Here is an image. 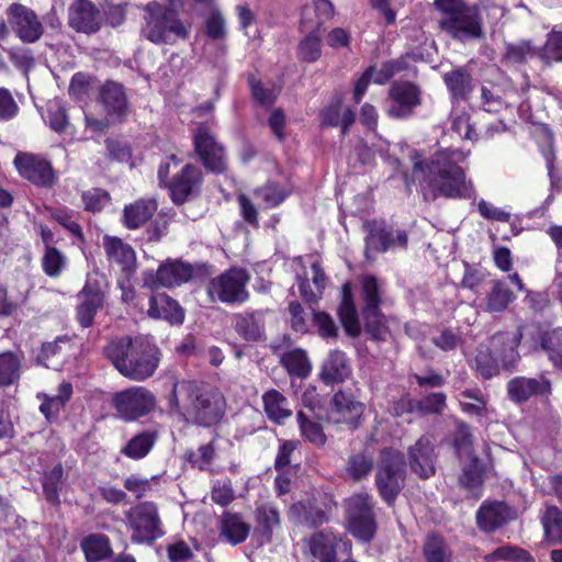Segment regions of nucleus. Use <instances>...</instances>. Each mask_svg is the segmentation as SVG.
<instances>
[{
	"mask_svg": "<svg viewBox=\"0 0 562 562\" xmlns=\"http://www.w3.org/2000/svg\"><path fill=\"white\" fill-rule=\"evenodd\" d=\"M203 182L201 169L192 164H187L177 170L168 183L169 195L175 204H183L196 196Z\"/></svg>",
	"mask_w": 562,
	"mask_h": 562,
	"instance_id": "obj_17",
	"label": "nucleus"
},
{
	"mask_svg": "<svg viewBox=\"0 0 562 562\" xmlns=\"http://www.w3.org/2000/svg\"><path fill=\"white\" fill-rule=\"evenodd\" d=\"M539 54L530 41L508 43L505 46L504 60L512 65H522Z\"/></svg>",
	"mask_w": 562,
	"mask_h": 562,
	"instance_id": "obj_48",
	"label": "nucleus"
},
{
	"mask_svg": "<svg viewBox=\"0 0 562 562\" xmlns=\"http://www.w3.org/2000/svg\"><path fill=\"white\" fill-rule=\"evenodd\" d=\"M451 128L462 139L471 142L477 140L479 136L471 123L470 115L465 111H459L456 106L452 108L450 113Z\"/></svg>",
	"mask_w": 562,
	"mask_h": 562,
	"instance_id": "obj_56",
	"label": "nucleus"
},
{
	"mask_svg": "<svg viewBox=\"0 0 562 562\" xmlns=\"http://www.w3.org/2000/svg\"><path fill=\"white\" fill-rule=\"evenodd\" d=\"M322 124L326 126L340 127L341 135L345 136L348 133L349 127L356 120L355 112L342 104L340 98H337L328 106L321 112Z\"/></svg>",
	"mask_w": 562,
	"mask_h": 562,
	"instance_id": "obj_32",
	"label": "nucleus"
},
{
	"mask_svg": "<svg viewBox=\"0 0 562 562\" xmlns=\"http://www.w3.org/2000/svg\"><path fill=\"white\" fill-rule=\"evenodd\" d=\"M146 315L153 319L166 321L170 325H182L184 311L180 304L166 293L153 294L148 299Z\"/></svg>",
	"mask_w": 562,
	"mask_h": 562,
	"instance_id": "obj_25",
	"label": "nucleus"
},
{
	"mask_svg": "<svg viewBox=\"0 0 562 562\" xmlns=\"http://www.w3.org/2000/svg\"><path fill=\"white\" fill-rule=\"evenodd\" d=\"M452 443L460 459L474 457L471 429L465 423L457 425Z\"/></svg>",
	"mask_w": 562,
	"mask_h": 562,
	"instance_id": "obj_58",
	"label": "nucleus"
},
{
	"mask_svg": "<svg viewBox=\"0 0 562 562\" xmlns=\"http://www.w3.org/2000/svg\"><path fill=\"white\" fill-rule=\"evenodd\" d=\"M14 166L22 178L38 187L50 188L56 181L52 164L38 155L18 153L14 157Z\"/></svg>",
	"mask_w": 562,
	"mask_h": 562,
	"instance_id": "obj_16",
	"label": "nucleus"
},
{
	"mask_svg": "<svg viewBox=\"0 0 562 562\" xmlns=\"http://www.w3.org/2000/svg\"><path fill=\"white\" fill-rule=\"evenodd\" d=\"M387 101V115L396 120H406L422 104V90L411 81L396 80L390 86Z\"/></svg>",
	"mask_w": 562,
	"mask_h": 562,
	"instance_id": "obj_15",
	"label": "nucleus"
},
{
	"mask_svg": "<svg viewBox=\"0 0 562 562\" xmlns=\"http://www.w3.org/2000/svg\"><path fill=\"white\" fill-rule=\"evenodd\" d=\"M301 436L304 440L317 447L324 446L326 442V435L319 423L310 419L303 412H297L296 415Z\"/></svg>",
	"mask_w": 562,
	"mask_h": 562,
	"instance_id": "obj_52",
	"label": "nucleus"
},
{
	"mask_svg": "<svg viewBox=\"0 0 562 562\" xmlns=\"http://www.w3.org/2000/svg\"><path fill=\"white\" fill-rule=\"evenodd\" d=\"M102 353L123 376L138 382L150 378L160 362L159 348L149 336L113 338Z\"/></svg>",
	"mask_w": 562,
	"mask_h": 562,
	"instance_id": "obj_4",
	"label": "nucleus"
},
{
	"mask_svg": "<svg viewBox=\"0 0 562 562\" xmlns=\"http://www.w3.org/2000/svg\"><path fill=\"white\" fill-rule=\"evenodd\" d=\"M235 331L246 341H259L265 338V317L261 311H245L233 318Z\"/></svg>",
	"mask_w": 562,
	"mask_h": 562,
	"instance_id": "obj_28",
	"label": "nucleus"
},
{
	"mask_svg": "<svg viewBox=\"0 0 562 562\" xmlns=\"http://www.w3.org/2000/svg\"><path fill=\"white\" fill-rule=\"evenodd\" d=\"M20 378V359L13 352L0 353V386L13 384Z\"/></svg>",
	"mask_w": 562,
	"mask_h": 562,
	"instance_id": "obj_57",
	"label": "nucleus"
},
{
	"mask_svg": "<svg viewBox=\"0 0 562 562\" xmlns=\"http://www.w3.org/2000/svg\"><path fill=\"white\" fill-rule=\"evenodd\" d=\"M71 395V383L63 382L59 384L56 395L45 396V400L40 406V411L44 414L47 420L55 419L70 400Z\"/></svg>",
	"mask_w": 562,
	"mask_h": 562,
	"instance_id": "obj_41",
	"label": "nucleus"
},
{
	"mask_svg": "<svg viewBox=\"0 0 562 562\" xmlns=\"http://www.w3.org/2000/svg\"><path fill=\"white\" fill-rule=\"evenodd\" d=\"M312 269V280H313V286L310 284V281L304 276H297L296 277V283L299 288V292L301 297L307 302L313 303L318 301L323 292L327 285V276L325 274L321 263L318 261H314L311 265Z\"/></svg>",
	"mask_w": 562,
	"mask_h": 562,
	"instance_id": "obj_31",
	"label": "nucleus"
},
{
	"mask_svg": "<svg viewBox=\"0 0 562 562\" xmlns=\"http://www.w3.org/2000/svg\"><path fill=\"white\" fill-rule=\"evenodd\" d=\"M366 257L369 259L372 252H385L390 249H406L408 244L407 233L404 229H393L384 221H369L364 224Z\"/></svg>",
	"mask_w": 562,
	"mask_h": 562,
	"instance_id": "obj_14",
	"label": "nucleus"
},
{
	"mask_svg": "<svg viewBox=\"0 0 562 562\" xmlns=\"http://www.w3.org/2000/svg\"><path fill=\"white\" fill-rule=\"evenodd\" d=\"M255 519L261 535L268 540L271 539L273 529L280 526V513L278 508L270 503L257 506Z\"/></svg>",
	"mask_w": 562,
	"mask_h": 562,
	"instance_id": "obj_45",
	"label": "nucleus"
},
{
	"mask_svg": "<svg viewBox=\"0 0 562 562\" xmlns=\"http://www.w3.org/2000/svg\"><path fill=\"white\" fill-rule=\"evenodd\" d=\"M321 54V37L318 31H313L300 42L299 56L304 61L314 63Z\"/></svg>",
	"mask_w": 562,
	"mask_h": 562,
	"instance_id": "obj_60",
	"label": "nucleus"
},
{
	"mask_svg": "<svg viewBox=\"0 0 562 562\" xmlns=\"http://www.w3.org/2000/svg\"><path fill=\"white\" fill-rule=\"evenodd\" d=\"M515 300L512 290L502 281H495L487 295L486 310L488 312H503Z\"/></svg>",
	"mask_w": 562,
	"mask_h": 562,
	"instance_id": "obj_51",
	"label": "nucleus"
},
{
	"mask_svg": "<svg viewBox=\"0 0 562 562\" xmlns=\"http://www.w3.org/2000/svg\"><path fill=\"white\" fill-rule=\"evenodd\" d=\"M509 398L515 403L527 402L532 396L551 393V382L544 376L525 378L516 376L507 383Z\"/></svg>",
	"mask_w": 562,
	"mask_h": 562,
	"instance_id": "obj_26",
	"label": "nucleus"
},
{
	"mask_svg": "<svg viewBox=\"0 0 562 562\" xmlns=\"http://www.w3.org/2000/svg\"><path fill=\"white\" fill-rule=\"evenodd\" d=\"M541 347L547 351L552 364L562 370V327L543 335Z\"/></svg>",
	"mask_w": 562,
	"mask_h": 562,
	"instance_id": "obj_55",
	"label": "nucleus"
},
{
	"mask_svg": "<svg viewBox=\"0 0 562 562\" xmlns=\"http://www.w3.org/2000/svg\"><path fill=\"white\" fill-rule=\"evenodd\" d=\"M193 276L191 265L181 260H167L156 272H146L144 284L150 289L175 288L188 282Z\"/></svg>",
	"mask_w": 562,
	"mask_h": 562,
	"instance_id": "obj_18",
	"label": "nucleus"
},
{
	"mask_svg": "<svg viewBox=\"0 0 562 562\" xmlns=\"http://www.w3.org/2000/svg\"><path fill=\"white\" fill-rule=\"evenodd\" d=\"M425 562H451L452 552L446 540L438 533H430L423 546Z\"/></svg>",
	"mask_w": 562,
	"mask_h": 562,
	"instance_id": "obj_42",
	"label": "nucleus"
},
{
	"mask_svg": "<svg viewBox=\"0 0 562 562\" xmlns=\"http://www.w3.org/2000/svg\"><path fill=\"white\" fill-rule=\"evenodd\" d=\"M41 265L44 273L49 278H58L68 266V259L56 247L44 249Z\"/></svg>",
	"mask_w": 562,
	"mask_h": 562,
	"instance_id": "obj_49",
	"label": "nucleus"
},
{
	"mask_svg": "<svg viewBox=\"0 0 562 562\" xmlns=\"http://www.w3.org/2000/svg\"><path fill=\"white\" fill-rule=\"evenodd\" d=\"M77 299V321L82 328H89L92 326L98 311L104 304V293L98 281L87 279L83 288L78 292Z\"/></svg>",
	"mask_w": 562,
	"mask_h": 562,
	"instance_id": "obj_21",
	"label": "nucleus"
},
{
	"mask_svg": "<svg viewBox=\"0 0 562 562\" xmlns=\"http://www.w3.org/2000/svg\"><path fill=\"white\" fill-rule=\"evenodd\" d=\"M351 375V367L344 351L333 350L324 360L319 378L327 385L345 382Z\"/></svg>",
	"mask_w": 562,
	"mask_h": 562,
	"instance_id": "obj_29",
	"label": "nucleus"
},
{
	"mask_svg": "<svg viewBox=\"0 0 562 562\" xmlns=\"http://www.w3.org/2000/svg\"><path fill=\"white\" fill-rule=\"evenodd\" d=\"M9 23L23 43H35L43 35V25L36 13L30 8L12 3L7 10Z\"/></svg>",
	"mask_w": 562,
	"mask_h": 562,
	"instance_id": "obj_20",
	"label": "nucleus"
},
{
	"mask_svg": "<svg viewBox=\"0 0 562 562\" xmlns=\"http://www.w3.org/2000/svg\"><path fill=\"white\" fill-rule=\"evenodd\" d=\"M374 502L368 493H359L346 501L347 531L362 543L371 542L378 530Z\"/></svg>",
	"mask_w": 562,
	"mask_h": 562,
	"instance_id": "obj_7",
	"label": "nucleus"
},
{
	"mask_svg": "<svg viewBox=\"0 0 562 562\" xmlns=\"http://www.w3.org/2000/svg\"><path fill=\"white\" fill-rule=\"evenodd\" d=\"M372 468V459L364 453H358L349 458L346 471L353 481H360L371 472Z\"/></svg>",
	"mask_w": 562,
	"mask_h": 562,
	"instance_id": "obj_59",
	"label": "nucleus"
},
{
	"mask_svg": "<svg viewBox=\"0 0 562 562\" xmlns=\"http://www.w3.org/2000/svg\"><path fill=\"white\" fill-rule=\"evenodd\" d=\"M435 5L440 13V30L461 43L482 40L484 21L495 27L507 12L493 0H479L474 4L465 0H435Z\"/></svg>",
	"mask_w": 562,
	"mask_h": 562,
	"instance_id": "obj_2",
	"label": "nucleus"
},
{
	"mask_svg": "<svg viewBox=\"0 0 562 562\" xmlns=\"http://www.w3.org/2000/svg\"><path fill=\"white\" fill-rule=\"evenodd\" d=\"M281 363L290 375L305 378L311 373L312 366L305 350L301 348L284 352L281 357Z\"/></svg>",
	"mask_w": 562,
	"mask_h": 562,
	"instance_id": "obj_43",
	"label": "nucleus"
},
{
	"mask_svg": "<svg viewBox=\"0 0 562 562\" xmlns=\"http://www.w3.org/2000/svg\"><path fill=\"white\" fill-rule=\"evenodd\" d=\"M435 459L434 443L428 436H422L408 449L409 467L422 479H428L435 474Z\"/></svg>",
	"mask_w": 562,
	"mask_h": 562,
	"instance_id": "obj_24",
	"label": "nucleus"
},
{
	"mask_svg": "<svg viewBox=\"0 0 562 562\" xmlns=\"http://www.w3.org/2000/svg\"><path fill=\"white\" fill-rule=\"evenodd\" d=\"M86 559L90 562H99L105 559L110 552L109 540L104 535H90L81 542Z\"/></svg>",
	"mask_w": 562,
	"mask_h": 562,
	"instance_id": "obj_50",
	"label": "nucleus"
},
{
	"mask_svg": "<svg viewBox=\"0 0 562 562\" xmlns=\"http://www.w3.org/2000/svg\"><path fill=\"white\" fill-rule=\"evenodd\" d=\"M288 186L268 181L262 187L254 190V195L265 205L266 209H273L282 204L291 194Z\"/></svg>",
	"mask_w": 562,
	"mask_h": 562,
	"instance_id": "obj_40",
	"label": "nucleus"
},
{
	"mask_svg": "<svg viewBox=\"0 0 562 562\" xmlns=\"http://www.w3.org/2000/svg\"><path fill=\"white\" fill-rule=\"evenodd\" d=\"M263 409L268 418L277 424H283L292 415L288 400L279 391L272 389L262 395Z\"/></svg>",
	"mask_w": 562,
	"mask_h": 562,
	"instance_id": "obj_39",
	"label": "nucleus"
},
{
	"mask_svg": "<svg viewBox=\"0 0 562 562\" xmlns=\"http://www.w3.org/2000/svg\"><path fill=\"white\" fill-rule=\"evenodd\" d=\"M310 553L319 562H335L338 552L351 554V541L329 530L315 532L307 540Z\"/></svg>",
	"mask_w": 562,
	"mask_h": 562,
	"instance_id": "obj_19",
	"label": "nucleus"
},
{
	"mask_svg": "<svg viewBox=\"0 0 562 562\" xmlns=\"http://www.w3.org/2000/svg\"><path fill=\"white\" fill-rule=\"evenodd\" d=\"M486 562L510 561V562H532V555L525 549L513 544H505L496 548L484 557Z\"/></svg>",
	"mask_w": 562,
	"mask_h": 562,
	"instance_id": "obj_53",
	"label": "nucleus"
},
{
	"mask_svg": "<svg viewBox=\"0 0 562 562\" xmlns=\"http://www.w3.org/2000/svg\"><path fill=\"white\" fill-rule=\"evenodd\" d=\"M546 538L551 543L562 541V512L557 506H549L542 517Z\"/></svg>",
	"mask_w": 562,
	"mask_h": 562,
	"instance_id": "obj_54",
	"label": "nucleus"
},
{
	"mask_svg": "<svg viewBox=\"0 0 562 562\" xmlns=\"http://www.w3.org/2000/svg\"><path fill=\"white\" fill-rule=\"evenodd\" d=\"M337 502L330 493L317 492L311 498L294 503L289 510L293 521L317 528L329 521Z\"/></svg>",
	"mask_w": 562,
	"mask_h": 562,
	"instance_id": "obj_11",
	"label": "nucleus"
},
{
	"mask_svg": "<svg viewBox=\"0 0 562 562\" xmlns=\"http://www.w3.org/2000/svg\"><path fill=\"white\" fill-rule=\"evenodd\" d=\"M250 531V526L243 519L241 515L224 513L221 519V537L228 543L237 546L243 543Z\"/></svg>",
	"mask_w": 562,
	"mask_h": 562,
	"instance_id": "obj_36",
	"label": "nucleus"
},
{
	"mask_svg": "<svg viewBox=\"0 0 562 562\" xmlns=\"http://www.w3.org/2000/svg\"><path fill=\"white\" fill-rule=\"evenodd\" d=\"M169 407L187 423L210 428L223 419L226 400L217 390H207L194 381L184 380L173 384Z\"/></svg>",
	"mask_w": 562,
	"mask_h": 562,
	"instance_id": "obj_3",
	"label": "nucleus"
},
{
	"mask_svg": "<svg viewBox=\"0 0 562 562\" xmlns=\"http://www.w3.org/2000/svg\"><path fill=\"white\" fill-rule=\"evenodd\" d=\"M364 412V405L346 391L334 394L330 403L329 418L335 423H346L357 427Z\"/></svg>",
	"mask_w": 562,
	"mask_h": 562,
	"instance_id": "obj_22",
	"label": "nucleus"
},
{
	"mask_svg": "<svg viewBox=\"0 0 562 562\" xmlns=\"http://www.w3.org/2000/svg\"><path fill=\"white\" fill-rule=\"evenodd\" d=\"M460 406L463 413L472 416H484L487 413V400L480 389H465L460 395Z\"/></svg>",
	"mask_w": 562,
	"mask_h": 562,
	"instance_id": "obj_46",
	"label": "nucleus"
},
{
	"mask_svg": "<svg viewBox=\"0 0 562 562\" xmlns=\"http://www.w3.org/2000/svg\"><path fill=\"white\" fill-rule=\"evenodd\" d=\"M68 22L77 32L93 34L100 30L99 10L89 0H76L68 10Z\"/></svg>",
	"mask_w": 562,
	"mask_h": 562,
	"instance_id": "obj_23",
	"label": "nucleus"
},
{
	"mask_svg": "<svg viewBox=\"0 0 562 562\" xmlns=\"http://www.w3.org/2000/svg\"><path fill=\"white\" fill-rule=\"evenodd\" d=\"M53 218L66 228L79 241H83L81 226L76 221L75 215L68 209H57L52 213Z\"/></svg>",
	"mask_w": 562,
	"mask_h": 562,
	"instance_id": "obj_63",
	"label": "nucleus"
},
{
	"mask_svg": "<svg viewBox=\"0 0 562 562\" xmlns=\"http://www.w3.org/2000/svg\"><path fill=\"white\" fill-rule=\"evenodd\" d=\"M442 80L450 95L452 106L461 101H468L474 90V79L465 67H456L445 72Z\"/></svg>",
	"mask_w": 562,
	"mask_h": 562,
	"instance_id": "obj_27",
	"label": "nucleus"
},
{
	"mask_svg": "<svg viewBox=\"0 0 562 562\" xmlns=\"http://www.w3.org/2000/svg\"><path fill=\"white\" fill-rule=\"evenodd\" d=\"M249 273L243 268H231L207 283L206 292L212 302L240 305L248 301Z\"/></svg>",
	"mask_w": 562,
	"mask_h": 562,
	"instance_id": "obj_10",
	"label": "nucleus"
},
{
	"mask_svg": "<svg viewBox=\"0 0 562 562\" xmlns=\"http://www.w3.org/2000/svg\"><path fill=\"white\" fill-rule=\"evenodd\" d=\"M194 153L203 167L212 173H224L226 153L224 146L217 142L215 135L206 124L196 126L192 134Z\"/></svg>",
	"mask_w": 562,
	"mask_h": 562,
	"instance_id": "obj_13",
	"label": "nucleus"
},
{
	"mask_svg": "<svg viewBox=\"0 0 562 562\" xmlns=\"http://www.w3.org/2000/svg\"><path fill=\"white\" fill-rule=\"evenodd\" d=\"M510 518V508L503 502L483 503L476 513L477 525L486 532L495 531Z\"/></svg>",
	"mask_w": 562,
	"mask_h": 562,
	"instance_id": "obj_30",
	"label": "nucleus"
},
{
	"mask_svg": "<svg viewBox=\"0 0 562 562\" xmlns=\"http://www.w3.org/2000/svg\"><path fill=\"white\" fill-rule=\"evenodd\" d=\"M111 404L124 422L148 415L156 406V396L144 386H131L112 395Z\"/></svg>",
	"mask_w": 562,
	"mask_h": 562,
	"instance_id": "obj_12",
	"label": "nucleus"
},
{
	"mask_svg": "<svg viewBox=\"0 0 562 562\" xmlns=\"http://www.w3.org/2000/svg\"><path fill=\"white\" fill-rule=\"evenodd\" d=\"M99 98L109 114L125 113L127 101L122 85L113 81L105 82L100 89Z\"/></svg>",
	"mask_w": 562,
	"mask_h": 562,
	"instance_id": "obj_38",
	"label": "nucleus"
},
{
	"mask_svg": "<svg viewBox=\"0 0 562 562\" xmlns=\"http://www.w3.org/2000/svg\"><path fill=\"white\" fill-rule=\"evenodd\" d=\"M404 479V454L393 448L383 449L380 454L375 484L381 497L389 505L393 504L400 494Z\"/></svg>",
	"mask_w": 562,
	"mask_h": 562,
	"instance_id": "obj_9",
	"label": "nucleus"
},
{
	"mask_svg": "<svg viewBox=\"0 0 562 562\" xmlns=\"http://www.w3.org/2000/svg\"><path fill=\"white\" fill-rule=\"evenodd\" d=\"M158 439L157 432L144 430L133 436L121 449V453L132 460H140L149 454Z\"/></svg>",
	"mask_w": 562,
	"mask_h": 562,
	"instance_id": "obj_37",
	"label": "nucleus"
},
{
	"mask_svg": "<svg viewBox=\"0 0 562 562\" xmlns=\"http://www.w3.org/2000/svg\"><path fill=\"white\" fill-rule=\"evenodd\" d=\"M81 200L88 212H100L110 202V194L102 189L93 188L82 192Z\"/></svg>",
	"mask_w": 562,
	"mask_h": 562,
	"instance_id": "obj_62",
	"label": "nucleus"
},
{
	"mask_svg": "<svg viewBox=\"0 0 562 562\" xmlns=\"http://www.w3.org/2000/svg\"><path fill=\"white\" fill-rule=\"evenodd\" d=\"M125 522L132 530L131 540L134 543L151 544L165 536L157 505L153 502H142L125 513Z\"/></svg>",
	"mask_w": 562,
	"mask_h": 562,
	"instance_id": "obj_8",
	"label": "nucleus"
},
{
	"mask_svg": "<svg viewBox=\"0 0 562 562\" xmlns=\"http://www.w3.org/2000/svg\"><path fill=\"white\" fill-rule=\"evenodd\" d=\"M361 317L366 331L374 340H385L389 335L385 317L381 312L382 282L371 274L360 279Z\"/></svg>",
	"mask_w": 562,
	"mask_h": 562,
	"instance_id": "obj_6",
	"label": "nucleus"
},
{
	"mask_svg": "<svg viewBox=\"0 0 562 562\" xmlns=\"http://www.w3.org/2000/svg\"><path fill=\"white\" fill-rule=\"evenodd\" d=\"M468 459L469 463L464 465L459 481L465 490L479 498L481 495L476 491L480 490L483 484V465L477 457Z\"/></svg>",
	"mask_w": 562,
	"mask_h": 562,
	"instance_id": "obj_47",
	"label": "nucleus"
},
{
	"mask_svg": "<svg viewBox=\"0 0 562 562\" xmlns=\"http://www.w3.org/2000/svg\"><path fill=\"white\" fill-rule=\"evenodd\" d=\"M446 401L447 397L445 393H430L423 397L422 400L416 401L417 414H441L447 406Z\"/></svg>",
	"mask_w": 562,
	"mask_h": 562,
	"instance_id": "obj_61",
	"label": "nucleus"
},
{
	"mask_svg": "<svg viewBox=\"0 0 562 562\" xmlns=\"http://www.w3.org/2000/svg\"><path fill=\"white\" fill-rule=\"evenodd\" d=\"M157 207L154 199L137 200L124 207L123 223L128 229H137L153 217Z\"/></svg>",
	"mask_w": 562,
	"mask_h": 562,
	"instance_id": "obj_33",
	"label": "nucleus"
},
{
	"mask_svg": "<svg viewBox=\"0 0 562 562\" xmlns=\"http://www.w3.org/2000/svg\"><path fill=\"white\" fill-rule=\"evenodd\" d=\"M181 9V0L147 3L143 36L155 44H173L178 40H186L189 27L179 18Z\"/></svg>",
	"mask_w": 562,
	"mask_h": 562,
	"instance_id": "obj_5",
	"label": "nucleus"
},
{
	"mask_svg": "<svg viewBox=\"0 0 562 562\" xmlns=\"http://www.w3.org/2000/svg\"><path fill=\"white\" fill-rule=\"evenodd\" d=\"M470 156V150L443 148L434 153L427 161L415 160L414 170L424 175V181L432 198L453 200H476L473 180L461 166Z\"/></svg>",
	"mask_w": 562,
	"mask_h": 562,
	"instance_id": "obj_1",
	"label": "nucleus"
},
{
	"mask_svg": "<svg viewBox=\"0 0 562 562\" xmlns=\"http://www.w3.org/2000/svg\"><path fill=\"white\" fill-rule=\"evenodd\" d=\"M46 119L49 127L55 132H63L68 124L66 109L59 101L48 104Z\"/></svg>",
	"mask_w": 562,
	"mask_h": 562,
	"instance_id": "obj_64",
	"label": "nucleus"
},
{
	"mask_svg": "<svg viewBox=\"0 0 562 562\" xmlns=\"http://www.w3.org/2000/svg\"><path fill=\"white\" fill-rule=\"evenodd\" d=\"M338 315L346 333L357 337L361 333V323L357 307L353 303L351 289L348 283L342 286V300L338 308Z\"/></svg>",
	"mask_w": 562,
	"mask_h": 562,
	"instance_id": "obj_35",
	"label": "nucleus"
},
{
	"mask_svg": "<svg viewBox=\"0 0 562 562\" xmlns=\"http://www.w3.org/2000/svg\"><path fill=\"white\" fill-rule=\"evenodd\" d=\"M64 469L60 463L45 472L42 480L43 493L52 505H59V492L64 485Z\"/></svg>",
	"mask_w": 562,
	"mask_h": 562,
	"instance_id": "obj_44",
	"label": "nucleus"
},
{
	"mask_svg": "<svg viewBox=\"0 0 562 562\" xmlns=\"http://www.w3.org/2000/svg\"><path fill=\"white\" fill-rule=\"evenodd\" d=\"M103 247L108 259L119 265L122 270L128 271L134 268L136 261L135 251L128 244L123 243L121 238L105 236Z\"/></svg>",
	"mask_w": 562,
	"mask_h": 562,
	"instance_id": "obj_34",
	"label": "nucleus"
}]
</instances>
